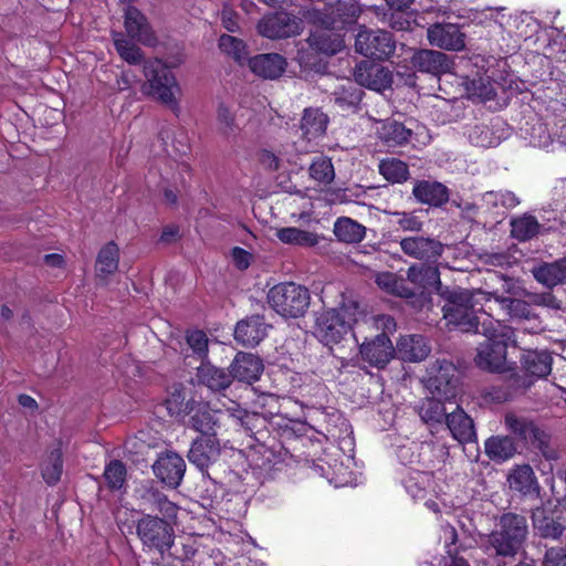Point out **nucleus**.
Listing matches in <instances>:
<instances>
[{"label":"nucleus","instance_id":"0eeeda50","mask_svg":"<svg viewBox=\"0 0 566 566\" xmlns=\"http://www.w3.org/2000/svg\"><path fill=\"white\" fill-rule=\"evenodd\" d=\"M136 535L145 552H157L164 557L172 549L175 530L165 518L150 514L143 515L136 522Z\"/></svg>","mask_w":566,"mask_h":566},{"label":"nucleus","instance_id":"680f3d73","mask_svg":"<svg viewBox=\"0 0 566 566\" xmlns=\"http://www.w3.org/2000/svg\"><path fill=\"white\" fill-rule=\"evenodd\" d=\"M187 343L199 357L203 358L208 354V338L202 331H192L187 334Z\"/></svg>","mask_w":566,"mask_h":566},{"label":"nucleus","instance_id":"8fccbe9b","mask_svg":"<svg viewBox=\"0 0 566 566\" xmlns=\"http://www.w3.org/2000/svg\"><path fill=\"white\" fill-rule=\"evenodd\" d=\"M380 174L390 182H402L408 179V166L396 158L384 159L379 164Z\"/></svg>","mask_w":566,"mask_h":566},{"label":"nucleus","instance_id":"de8ad7c7","mask_svg":"<svg viewBox=\"0 0 566 566\" xmlns=\"http://www.w3.org/2000/svg\"><path fill=\"white\" fill-rule=\"evenodd\" d=\"M113 39L117 53L127 63L136 65L143 61L142 50L130 40L126 39L124 34L114 32Z\"/></svg>","mask_w":566,"mask_h":566},{"label":"nucleus","instance_id":"72a5a7b5","mask_svg":"<svg viewBox=\"0 0 566 566\" xmlns=\"http://www.w3.org/2000/svg\"><path fill=\"white\" fill-rule=\"evenodd\" d=\"M532 518L535 533L543 538L558 539L565 531V525L544 509L534 510Z\"/></svg>","mask_w":566,"mask_h":566},{"label":"nucleus","instance_id":"4c0bfd02","mask_svg":"<svg viewBox=\"0 0 566 566\" xmlns=\"http://www.w3.org/2000/svg\"><path fill=\"white\" fill-rule=\"evenodd\" d=\"M333 232L338 241L353 244L364 240L366 228L352 218L339 217L334 223Z\"/></svg>","mask_w":566,"mask_h":566},{"label":"nucleus","instance_id":"f8f14e48","mask_svg":"<svg viewBox=\"0 0 566 566\" xmlns=\"http://www.w3.org/2000/svg\"><path fill=\"white\" fill-rule=\"evenodd\" d=\"M258 31L268 39H283L300 32V21L296 17L284 12L265 15L258 23Z\"/></svg>","mask_w":566,"mask_h":566},{"label":"nucleus","instance_id":"052dcab7","mask_svg":"<svg viewBox=\"0 0 566 566\" xmlns=\"http://www.w3.org/2000/svg\"><path fill=\"white\" fill-rule=\"evenodd\" d=\"M392 217L394 223L403 231L420 232L422 230L423 222L415 212L396 211L392 213Z\"/></svg>","mask_w":566,"mask_h":566},{"label":"nucleus","instance_id":"2eb2a0df","mask_svg":"<svg viewBox=\"0 0 566 566\" xmlns=\"http://www.w3.org/2000/svg\"><path fill=\"white\" fill-rule=\"evenodd\" d=\"M427 39L432 46L448 51H461L465 46L464 34L453 23H434L427 30Z\"/></svg>","mask_w":566,"mask_h":566},{"label":"nucleus","instance_id":"ddd939ff","mask_svg":"<svg viewBox=\"0 0 566 566\" xmlns=\"http://www.w3.org/2000/svg\"><path fill=\"white\" fill-rule=\"evenodd\" d=\"M399 245L409 258L424 262L437 261L443 252V245L440 241L422 235L402 238Z\"/></svg>","mask_w":566,"mask_h":566},{"label":"nucleus","instance_id":"7ed1b4c3","mask_svg":"<svg viewBox=\"0 0 566 566\" xmlns=\"http://www.w3.org/2000/svg\"><path fill=\"white\" fill-rule=\"evenodd\" d=\"M364 315L356 300L343 295L338 307L317 315L315 335L327 346L338 344L352 329L353 324L358 323Z\"/></svg>","mask_w":566,"mask_h":566},{"label":"nucleus","instance_id":"864d4df0","mask_svg":"<svg viewBox=\"0 0 566 566\" xmlns=\"http://www.w3.org/2000/svg\"><path fill=\"white\" fill-rule=\"evenodd\" d=\"M407 492L413 499H422L431 484V475L428 472L413 471L403 481Z\"/></svg>","mask_w":566,"mask_h":566},{"label":"nucleus","instance_id":"c03bdc74","mask_svg":"<svg viewBox=\"0 0 566 566\" xmlns=\"http://www.w3.org/2000/svg\"><path fill=\"white\" fill-rule=\"evenodd\" d=\"M227 411L231 418L249 432H253L264 424L265 419L258 412L247 411L233 401H231V406L227 408Z\"/></svg>","mask_w":566,"mask_h":566},{"label":"nucleus","instance_id":"20e7f679","mask_svg":"<svg viewBox=\"0 0 566 566\" xmlns=\"http://www.w3.org/2000/svg\"><path fill=\"white\" fill-rule=\"evenodd\" d=\"M144 75L143 93L156 97L171 111H178L180 86L172 71L160 60H150L144 64Z\"/></svg>","mask_w":566,"mask_h":566},{"label":"nucleus","instance_id":"f03ea898","mask_svg":"<svg viewBox=\"0 0 566 566\" xmlns=\"http://www.w3.org/2000/svg\"><path fill=\"white\" fill-rule=\"evenodd\" d=\"M479 334L483 335L486 342L478 348L476 365L489 371H504L506 369L507 347L516 346L514 329L485 314Z\"/></svg>","mask_w":566,"mask_h":566},{"label":"nucleus","instance_id":"338daca9","mask_svg":"<svg viewBox=\"0 0 566 566\" xmlns=\"http://www.w3.org/2000/svg\"><path fill=\"white\" fill-rule=\"evenodd\" d=\"M544 566H566V554L562 548L547 549Z\"/></svg>","mask_w":566,"mask_h":566},{"label":"nucleus","instance_id":"4468645a","mask_svg":"<svg viewBox=\"0 0 566 566\" xmlns=\"http://www.w3.org/2000/svg\"><path fill=\"white\" fill-rule=\"evenodd\" d=\"M354 77L360 86L376 92L390 87L392 82V75L386 67L369 61H363L356 65Z\"/></svg>","mask_w":566,"mask_h":566},{"label":"nucleus","instance_id":"c756f323","mask_svg":"<svg viewBox=\"0 0 566 566\" xmlns=\"http://www.w3.org/2000/svg\"><path fill=\"white\" fill-rule=\"evenodd\" d=\"M398 353L403 360L421 361L430 353V347L423 336L406 335L397 344Z\"/></svg>","mask_w":566,"mask_h":566},{"label":"nucleus","instance_id":"a19ab883","mask_svg":"<svg viewBox=\"0 0 566 566\" xmlns=\"http://www.w3.org/2000/svg\"><path fill=\"white\" fill-rule=\"evenodd\" d=\"M490 300L494 298L500 304V307L506 312L512 318L532 319L535 314L532 312L530 304L526 301L517 297H507L499 293V291L488 292Z\"/></svg>","mask_w":566,"mask_h":566},{"label":"nucleus","instance_id":"49530a36","mask_svg":"<svg viewBox=\"0 0 566 566\" xmlns=\"http://www.w3.org/2000/svg\"><path fill=\"white\" fill-rule=\"evenodd\" d=\"M219 48L220 50L231 56L235 62L240 65L248 62V50L245 43L232 35L223 34L219 39Z\"/></svg>","mask_w":566,"mask_h":566},{"label":"nucleus","instance_id":"6e6d98bb","mask_svg":"<svg viewBox=\"0 0 566 566\" xmlns=\"http://www.w3.org/2000/svg\"><path fill=\"white\" fill-rule=\"evenodd\" d=\"M147 501L149 502V509L158 511L165 518H175L177 516V505L169 501L165 494L150 491L147 493Z\"/></svg>","mask_w":566,"mask_h":566},{"label":"nucleus","instance_id":"bf43d9fd","mask_svg":"<svg viewBox=\"0 0 566 566\" xmlns=\"http://www.w3.org/2000/svg\"><path fill=\"white\" fill-rule=\"evenodd\" d=\"M533 22V19L527 13H520L515 15L505 17L501 14V19H495V23H497L501 28H514L521 36H527V30H522V24H526V28H530Z\"/></svg>","mask_w":566,"mask_h":566},{"label":"nucleus","instance_id":"9d476101","mask_svg":"<svg viewBox=\"0 0 566 566\" xmlns=\"http://www.w3.org/2000/svg\"><path fill=\"white\" fill-rule=\"evenodd\" d=\"M458 370L452 363L442 360L432 367L428 387L433 395L450 401L458 394Z\"/></svg>","mask_w":566,"mask_h":566},{"label":"nucleus","instance_id":"4be33fe9","mask_svg":"<svg viewBox=\"0 0 566 566\" xmlns=\"http://www.w3.org/2000/svg\"><path fill=\"white\" fill-rule=\"evenodd\" d=\"M266 335V325L259 315L240 321L234 329V338L244 346L258 345Z\"/></svg>","mask_w":566,"mask_h":566},{"label":"nucleus","instance_id":"0e129e2a","mask_svg":"<svg viewBox=\"0 0 566 566\" xmlns=\"http://www.w3.org/2000/svg\"><path fill=\"white\" fill-rule=\"evenodd\" d=\"M470 140L479 147H492L495 143L490 136V130L485 126H475L470 133Z\"/></svg>","mask_w":566,"mask_h":566},{"label":"nucleus","instance_id":"9b49d317","mask_svg":"<svg viewBox=\"0 0 566 566\" xmlns=\"http://www.w3.org/2000/svg\"><path fill=\"white\" fill-rule=\"evenodd\" d=\"M507 431L523 443L543 450L547 446L548 437L531 419L510 412L504 418Z\"/></svg>","mask_w":566,"mask_h":566},{"label":"nucleus","instance_id":"5701e85b","mask_svg":"<svg viewBox=\"0 0 566 566\" xmlns=\"http://www.w3.org/2000/svg\"><path fill=\"white\" fill-rule=\"evenodd\" d=\"M262 370L263 364L256 356L239 353L231 364L230 374L232 379L251 384L259 379Z\"/></svg>","mask_w":566,"mask_h":566},{"label":"nucleus","instance_id":"58836bf2","mask_svg":"<svg viewBox=\"0 0 566 566\" xmlns=\"http://www.w3.org/2000/svg\"><path fill=\"white\" fill-rule=\"evenodd\" d=\"M552 356L547 352L528 350L523 356V367L527 376L546 377L552 370Z\"/></svg>","mask_w":566,"mask_h":566},{"label":"nucleus","instance_id":"393cba45","mask_svg":"<svg viewBox=\"0 0 566 566\" xmlns=\"http://www.w3.org/2000/svg\"><path fill=\"white\" fill-rule=\"evenodd\" d=\"M446 424L452 437L460 443L471 442L475 438L472 419L459 406L448 413Z\"/></svg>","mask_w":566,"mask_h":566},{"label":"nucleus","instance_id":"e2e57ef3","mask_svg":"<svg viewBox=\"0 0 566 566\" xmlns=\"http://www.w3.org/2000/svg\"><path fill=\"white\" fill-rule=\"evenodd\" d=\"M491 280L501 283V289H494L493 291H499L503 296L509 294V297H518L524 294V291L518 286L517 282L511 277L494 274Z\"/></svg>","mask_w":566,"mask_h":566},{"label":"nucleus","instance_id":"bb28decb","mask_svg":"<svg viewBox=\"0 0 566 566\" xmlns=\"http://www.w3.org/2000/svg\"><path fill=\"white\" fill-rule=\"evenodd\" d=\"M218 411L212 410L207 403H198L191 409L190 426L200 432L201 437H216V427L219 419Z\"/></svg>","mask_w":566,"mask_h":566},{"label":"nucleus","instance_id":"6e6552de","mask_svg":"<svg viewBox=\"0 0 566 566\" xmlns=\"http://www.w3.org/2000/svg\"><path fill=\"white\" fill-rule=\"evenodd\" d=\"M355 48L365 56L384 60L394 54L396 43L388 31L361 28L356 36Z\"/></svg>","mask_w":566,"mask_h":566},{"label":"nucleus","instance_id":"09e8293b","mask_svg":"<svg viewBox=\"0 0 566 566\" xmlns=\"http://www.w3.org/2000/svg\"><path fill=\"white\" fill-rule=\"evenodd\" d=\"M465 90L470 98H476L485 102L491 101L495 96V88L489 77L478 76L468 81Z\"/></svg>","mask_w":566,"mask_h":566},{"label":"nucleus","instance_id":"7c9ffc66","mask_svg":"<svg viewBox=\"0 0 566 566\" xmlns=\"http://www.w3.org/2000/svg\"><path fill=\"white\" fill-rule=\"evenodd\" d=\"M197 377L199 381L212 391L227 389L232 382L230 371L218 368L209 363H202L198 367Z\"/></svg>","mask_w":566,"mask_h":566},{"label":"nucleus","instance_id":"423d86ee","mask_svg":"<svg viewBox=\"0 0 566 566\" xmlns=\"http://www.w3.org/2000/svg\"><path fill=\"white\" fill-rule=\"evenodd\" d=\"M268 303L279 315L297 318L307 312L311 295L303 285L294 282H283L269 290Z\"/></svg>","mask_w":566,"mask_h":566},{"label":"nucleus","instance_id":"69168bd1","mask_svg":"<svg viewBox=\"0 0 566 566\" xmlns=\"http://www.w3.org/2000/svg\"><path fill=\"white\" fill-rule=\"evenodd\" d=\"M233 264L239 270H245L250 266L253 259L252 254L247 250L235 247L231 252Z\"/></svg>","mask_w":566,"mask_h":566},{"label":"nucleus","instance_id":"473e14b6","mask_svg":"<svg viewBox=\"0 0 566 566\" xmlns=\"http://www.w3.org/2000/svg\"><path fill=\"white\" fill-rule=\"evenodd\" d=\"M532 273L537 282L547 287L556 286L566 281V258L535 266Z\"/></svg>","mask_w":566,"mask_h":566},{"label":"nucleus","instance_id":"1a4fd4ad","mask_svg":"<svg viewBox=\"0 0 566 566\" xmlns=\"http://www.w3.org/2000/svg\"><path fill=\"white\" fill-rule=\"evenodd\" d=\"M521 203L520 198L510 190L486 191L481 196L480 205L468 207L476 210V213L490 218L491 221L499 222L503 219L507 211Z\"/></svg>","mask_w":566,"mask_h":566},{"label":"nucleus","instance_id":"39448f33","mask_svg":"<svg viewBox=\"0 0 566 566\" xmlns=\"http://www.w3.org/2000/svg\"><path fill=\"white\" fill-rule=\"evenodd\" d=\"M500 528L490 534L489 543L496 555L515 556L526 539L528 527L525 516L506 513L500 517Z\"/></svg>","mask_w":566,"mask_h":566},{"label":"nucleus","instance_id":"412c9836","mask_svg":"<svg viewBox=\"0 0 566 566\" xmlns=\"http://www.w3.org/2000/svg\"><path fill=\"white\" fill-rule=\"evenodd\" d=\"M507 483L511 490L525 496H538L539 484L536 475L528 464L514 467L507 474Z\"/></svg>","mask_w":566,"mask_h":566},{"label":"nucleus","instance_id":"37998d69","mask_svg":"<svg viewBox=\"0 0 566 566\" xmlns=\"http://www.w3.org/2000/svg\"><path fill=\"white\" fill-rule=\"evenodd\" d=\"M439 280V272L437 268L424 265V264H413L407 270V281L410 282L415 291V295L418 291L424 289L428 284H431Z\"/></svg>","mask_w":566,"mask_h":566},{"label":"nucleus","instance_id":"a18cd8bd","mask_svg":"<svg viewBox=\"0 0 566 566\" xmlns=\"http://www.w3.org/2000/svg\"><path fill=\"white\" fill-rule=\"evenodd\" d=\"M525 138L530 145L538 148H548L554 143L553 135L546 123L536 120L524 129Z\"/></svg>","mask_w":566,"mask_h":566},{"label":"nucleus","instance_id":"a211bd4d","mask_svg":"<svg viewBox=\"0 0 566 566\" xmlns=\"http://www.w3.org/2000/svg\"><path fill=\"white\" fill-rule=\"evenodd\" d=\"M360 355L371 366L384 368L394 356V346L387 334L380 333L373 340L360 345Z\"/></svg>","mask_w":566,"mask_h":566},{"label":"nucleus","instance_id":"aec40b11","mask_svg":"<svg viewBox=\"0 0 566 566\" xmlns=\"http://www.w3.org/2000/svg\"><path fill=\"white\" fill-rule=\"evenodd\" d=\"M253 74L265 80L279 78L286 69V60L277 53L258 54L248 60Z\"/></svg>","mask_w":566,"mask_h":566},{"label":"nucleus","instance_id":"4d7b16f0","mask_svg":"<svg viewBox=\"0 0 566 566\" xmlns=\"http://www.w3.org/2000/svg\"><path fill=\"white\" fill-rule=\"evenodd\" d=\"M104 478L108 488L118 490L126 480V467L119 460H112L104 470Z\"/></svg>","mask_w":566,"mask_h":566},{"label":"nucleus","instance_id":"c9c22d12","mask_svg":"<svg viewBox=\"0 0 566 566\" xmlns=\"http://www.w3.org/2000/svg\"><path fill=\"white\" fill-rule=\"evenodd\" d=\"M375 283L384 292L405 298L415 296V291L408 286L407 281L392 272H378L375 275Z\"/></svg>","mask_w":566,"mask_h":566},{"label":"nucleus","instance_id":"dca6fc26","mask_svg":"<svg viewBox=\"0 0 566 566\" xmlns=\"http://www.w3.org/2000/svg\"><path fill=\"white\" fill-rule=\"evenodd\" d=\"M153 471L163 483L177 488L182 481L186 463L178 453L169 451L156 460Z\"/></svg>","mask_w":566,"mask_h":566},{"label":"nucleus","instance_id":"774afa93","mask_svg":"<svg viewBox=\"0 0 566 566\" xmlns=\"http://www.w3.org/2000/svg\"><path fill=\"white\" fill-rule=\"evenodd\" d=\"M259 161L269 170H277L281 166V159L277 155L268 149H262L259 153Z\"/></svg>","mask_w":566,"mask_h":566},{"label":"nucleus","instance_id":"6ab92c4d","mask_svg":"<svg viewBox=\"0 0 566 566\" xmlns=\"http://www.w3.org/2000/svg\"><path fill=\"white\" fill-rule=\"evenodd\" d=\"M124 27L127 35L143 44L153 45L156 38L147 18L135 7L128 6L124 12Z\"/></svg>","mask_w":566,"mask_h":566},{"label":"nucleus","instance_id":"603ef678","mask_svg":"<svg viewBox=\"0 0 566 566\" xmlns=\"http://www.w3.org/2000/svg\"><path fill=\"white\" fill-rule=\"evenodd\" d=\"M63 461L60 449L53 450L42 467V476L49 485L56 484L62 475Z\"/></svg>","mask_w":566,"mask_h":566},{"label":"nucleus","instance_id":"13d9d810","mask_svg":"<svg viewBox=\"0 0 566 566\" xmlns=\"http://www.w3.org/2000/svg\"><path fill=\"white\" fill-rule=\"evenodd\" d=\"M172 548L168 552L169 556L180 560L185 566H193L191 562L197 554V548L192 539L187 538L177 544L174 543Z\"/></svg>","mask_w":566,"mask_h":566},{"label":"nucleus","instance_id":"b1692460","mask_svg":"<svg viewBox=\"0 0 566 566\" xmlns=\"http://www.w3.org/2000/svg\"><path fill=\"white\" fill-rule=\"evenodd\" d=\"M412 193L419 202L434 207H440L449 200L448 188L438 181H417Z\"/></svg>","mask_w":566,"mask_h":566},{"label":"nucleus","instance_id":"e433bc0d","mask_svg":"<svg viewBox=\"0 0 566 566\" xmlns=\"http://www.w3.org/2000/svg\"><path fill=\"white\" fill-rule=\"evenodd\" d=\"M484 451L492 461L504 462L516 453L517 448L512 438L493 436L485 440Z\"/></svg>","mask_w":566,"mask_h":566},{"label":"nucleus","instance_id":"cd10ccee","mask_svg":"<svg viewBox=\"0 0 566 566\" xmlns=\"http://www.w3.org/2000/svg\"><path fill=\"white\" fill-rule=\"evenodd\" d=\"M413 64L419 71L440 74L450 70L447 54L434 50H420L413 55Z\"/></svg>","mask_w":566,"mask_h":566},{"label":"nucleus","instance_id":"3c124183","mask_svg":"<svg viewBox=\"0 0 566 566\" xmlns=\"http://www.w3.org/2000/svg\"><path fill=\"white\" fill-rule=\"evenodd\" d=\"M511 234L518 241L532 239L537 232L539 224L532 216H523L511 221Z\"/></svg>","mask_w":566,"mask_h":566},{"label":"nucleus","instance_id":"f3484780","mask_svg":"<svg viewBox=\"0 0 566 566\" xmlns=\"http://www.w3.org/2000/svg\"><path fill=\"white\" fill-rule=\"evenodd\" d=\"M220 455V443L216 437H199L188 452V460L200 471L207 470Z\"/></svg>","mask_w":566,"mask_h":566},{"label":"nucleus","instance_id":"2f4dec72","mask_svg":"<svg viewBox=\"0 0 566 566\" xmlns=\"http://www.w3.org/2000/svg\"><path fill=\"white\" fill-rule=\"evenodd\" d=\"M310 45L326 55H334L344 48L340 34L328 29H317L308 36Z\"/></svg>","mask_w":566,"mask_h":566},{"label":"nucleus","instance_id":"a878e982","mask_svg":"<svg viewBox=\"0 0 566 566\" xmlns=\"http://www.w3.org/2000/svg\"><path fill=\"white\" fill-rule=\"evenodd\" d=\"M379 139L388 147L403 146L410 143L412 130L407 128L402 123L387 119L377 127Z\"/></svg>","mask_w":566,"mask_h":566},{"label":"nucleus","instance_id":"c85d7f7f","mask_svg":"<svg viewBox=\"0 0 566 566\" xmlns=\"http://www.w3.org/2000/svg\"><path fill=\"white\" fill-rule=\"evenodd\" d=\"M328 117L319 108H305L301 120V129L308 142L316 140L325 135Z\"/></svg>","mask_w":566,"mask_h":566},{"label":"nucleus","instance_id":"ea45409f","mask_svg":"<svg viewBox=\"0 0 566 566\" xmlns=\"http://www.w3.org/2000/svg\"><path fill=\"white\" fill-rule=\"evenodd\" d=\"M275 235L284 244L302 248H312L319 242V235L317 233L296 227L280 228L276 230Z\"/></svg>","mask_w":566,"mask_h":566},{"label":"nucleus","instance_id":"5fc2aeb1","mask_svg":"<svg viewBox=\"0 0 566 566\" xmlns=\"http://www.w3.org/2000/svg\"><path fill=\"white\" fill-rule=\"evenodd\" d=\"M310 176L321 184H331L335 178L332 160L325 156L316 157L310 166Z\"/></svg>","mask_w":566,"mask_h":566},{"label":"nucleus","instance_id":"79ce46f5","mask_svg":"<svg viewBox=\"0 0 566 566\" xmlns=\"http://www.w3.org/2000/svg\"><path fill=\"white\" fill-rule=\"evenodd\" d=\"M440 397L424 398L417 406V412L427 424L442 423L448 416Z\"/></svg>","mask_w":566,"mask_h":566},{"label":"nucleus","instance_id":"f257e3e1","mask_svg":"<svg viewBox=\"0 0 566 566\" xmlns=\"http://www.w3.org/2000/svg\"><path fill=\"white\" fill-rule=\"evenodd\" d=\"M443 318L462 332L480 333L481 321L476 313L490 301V294L482 290H453L443 293Z\"/></svg>","mask_w":566,"mask_h":566},{"label":"nucleus","instance_id":"f704fd0d","mask_svg":"<svg viewBox=\"0 0 566 566\" xmlns=\"http://www.w3.org/2000/svg\"><path fill=\"white\" fill-rule=\"evenodd\" d=\"M119 264V248L111 241L106 243L97 253L95 262L96 275L99 279H107L116 273Z\"/></svg>","mask_w":566,"mask_h":566}]
</instances>
